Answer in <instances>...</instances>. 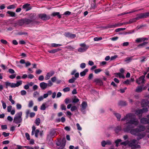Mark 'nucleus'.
I'll return each instance as SVG.
<instances>
[{"mask_svg": "<svg viewBox=\"0 0 149 149\" xmlns=\"http://www.w3.org/2000/svg\"><path fill=\"white\" fill-rule=\"evenodd\" d=\"M116 77L118 76L120 78H124L125 77L124 75L123 74L120 73H116Z\"/></svg>", "mask_w": 149, "mask_h": 149, "instance_id": "a211bd4d", "label": "nucleus"}, {"mask_svg": "<svg viewBox=\"0 0 149 149\" xmlns=\"http://www.w3.org/2000/svg\"><path fill=\"white\" fill-rule=\"evenodd\" d=\"M88 69H86L80 72V75L82 77L85 76L86 73L88 72Z\"/></svg>", "mask_w": 149, "mask_h": 149, "instance_id": "dca6fc26", "label": "nucleus"}, {"mask_svg": "<svg viewBox=\"0 0 149 149\" xmlns=\"http://www.w3.org/2000/svg\"><path fill=\"white\" fill-rule=\"evenodd\" d=\"M65 103L67 104L71 102L70 100L68 98H66L65 100Z\"/></svg>", "mask_w": 149, "mask_h": 149, "instance_id": "09e8293b", "label": "nucleus"}, {"mask_svg": "<svg viewBox=\"0 0 149 149\" xmlns=\"http://www.w3.org/2000/svg\"><path fill=\"white\" fill-rule=\"evenodd\" d=\"M132 60V58L131 57H127L125 59V61L127 62H129Z\"/></svg>", "mask_w": 149, "mask_h": 149, "instance_id": "49530a36", "label": "nucleus"}, {"mask_svg": "<svg viewBox=\"0 0 149 149\" xmlns=\"http://www.w3.org/2000/svg\"><path fill=\"white\" fill-rule=\"evenodd\" d=\"M25 135L26 139L28 140H30V137L29 134L28 133H26L25 134Z\"/></svg>", "mask_w": 149, "mask_h": 149, "instance_id": "79ce46f5", "label": "nucleus"}, {"mask_svg": "<svg viewBox=\"0 0 149 149\" xmlns=\"http://www.w3.org/2000/svg\"><path fill=\"white\" fill-rule=\"evenodd\" d=\"M26 91L24 90H22L21 91V94L22 95H26Z\"/></svg>", "mask_w": 149, "mask_h": 149, "instance_id": "6e6d98bb", "label": "nucleus"}, {"mask_svg": "<svg viewBox=\"0 0 149 149\" xmlns=\"http://www.w3.org/2000/svg\"><path fill=\"white\" fill-rule=\"evenodd\" d=\"M33 96L34 97H36L39 95V93L38 91H35L33 94Z\"/></svg>", "mask_w": 149, "mask_h": 149, "instance_id": "c85d7f7f", "label": "nucleus"}, {"mask_svg": "<svg viewBox=\"0 0 149 149\" xmlns=\"http://www.w3.org/2000/svg\"><path fill=\"white\" fill-rule=\"evenodd\" d=\"M93 81L97 83H99L100 85L102 84V81L99 79H95Z\"/></svg>", "mask_w": 149, "mask_h": 149, "instance_id": "6ab92c4d", "label": "nucleus"}, {"mask_svg": "<svg viewBox=\"0 0 149 149\" xmlns=\"http://www.w3.org/2000/svg\"><path fill=\"white\" fill-rule=\"evenodd\" d=\"M46 104L45 103H43L41 106L40 107V109L41 110H45L46 107Z\"/></svg>", "mask_w": 149, "mask_h": 149, "instance_id": "b1692460", "label": "nucleus"}, {"mask_svg": "<svg viewBox=\"0 0 149 149\" xmlns=\"http://www.w3.org/2000/svg\"><path fill=\"white\" fill-rule=\"evenodd\" d=\"M145 77V75L141 76L139 78L136 79V82L139 84H144Z\"/></svg>", "mask_w": 149, "mask_h": 149, "instance_id": "0eeeda50", "label": "nucleus"}, {"mask_svg": "<svg viewBox=\"0 0 149 149\" xmlns=\"http://www.w3.org/2000/svg\"><path fill=\"white\" fill-rule=\"evenodd\" d=\"M72 114L69 111H67L66 113V115L68 116L69 118H70Z\"/></svg>", "mask_w": 149, "mask_h": 149, "instance_id": "e2e57ef3", "label": "nucleus"}, {"mask_svg": "<svg viewBox=\"0 0 149 149\" xmlns=\"http://www.w3.org/2000/svg\"><path fill=\"white\" fill-rule=\"evenodd\" d=\"M58 121H61V122H62V123H64V122L65 121V118L64 117H62L61 118V119H58Z\"/></svg>", "mask_w": 149, "mask_h": 149, "instance_id": "864d4df0", "label": "nucleus"}, {"mask_svg": "<svg viewBox=\"0 0 149 149\" xmlns=\"http://www.w3.org/2000/svg\"><path fill=\"white\" fill-rule=\"evenodd\" d=\"M24 147L27 149H39V147L38 146H35L33 148L28 146H25Z\"/></svg>", "mask_w": 149, "mask_h": 149, "instance_id": "5701e85b", "label": "nucleus"}, {"mask_svg": "<svg viewBox=\"0 0 149 149\" xmlns=\"http://www.w3.org/2000/svg\"><path fill=\"white\" fill-rule=\"evenodd\" d=\"M9 100L11 102L12 104H14L15 103V101L13 100L12 95H10L9 96Z\"/></svg>", "mask_w": 149, "mask_h": 149, "instance_id": "412c9836", "label": "nucleus"}, {"mask_svg": "<svg viewBox=\"0 0 149 149\" xmlns=\"http://www.w3.org/2000/svg\"><path fill=\"white\" fill-rule=\"evenodd\" d=\"M77 109V107L76 106H72L70 110L72 111L76 110Z\"/></svg>", "mask_w": 149, "mask_h": 149, "instance_id": "58836bf2", "label": "nucleus"}, {"mask_svg": "<svg viewBox=\"0 0 149 149\" xmlns=\"http://www.w3.org/2000/svg\"><path fill=\"white\" fill-rule=\"evenodd\" d=\"M33 105V101H29V104H28V106L29 107H32Z\"/></svg>", "mask_w": 149, "mask_h": 149, "instance_id": "8fccbe9b", "label": "nucleus"}, {"mask_svg": "<svg viewBox=\"0 0 149 149\" xmlns=\"http://www.w3.org/2000/svg\"><path fill=\"white\" fill-rule=\"evenodd\" d=\"M52 15L53 16H57L59 18H60L61 17V15H60L59 12H54L52 13Z\"/></svg>", "mask_w": 149, "mask_h": 149, "instance_id": "aec40b11", "label": "nucleus"}, {"mask_svg": "<svg viewBox=\"0 0 149 149\" xmlns=\"http://www.w3.org/2000/svg\"><path fill=\"white\" fill-rule=\"evenodd\" d=\"M148 102L145 100H143L141 102V105L142 107L146 106L148 105Z\"/></svg>", "mask_w": 149, "mask_h": 149, "instance_id": "f3484780", "label": "nucleus"}, {"mask_svg": "<svg viewBox=\"0 0 149 149\" xmlns=\"http://www.w3.org/2000/svg\"><path fill=\"white\" fill-rule=\"evenodd\" d=\"M135 11H136V10H134V11H130L129 12H126L122 13L121 14H120V15H124L125 14H130V13H134V12H135Z\"/></svg>", "mask_w": 149, "mask_h": 149, "instance_id": "4c0bfd02", "label": "nucleus"}, {"mask_svg": "<svg viewBox=\"0 0 149 149\" xmlns=\"http://www.w3.org/2000/svg\"><path fill=\"white\" fill-rule=\"evenodd\" d=\"M22 83V81L21 80H19L17 81L16 83H11L8 82H5L6 88H7L8 86H10L11 88H15L18 87L21 85Z\"/></svg>", "mask_w": 149, "mask_h": 149, "instance_id": "7ed1b4c3", "label": "nucleus"}, {"mask_svg": "<svg viewBox=\"0 0 149 149\" xmlns=\"http://www.w3.org/2000/svg\"><path fill=\"white\" fill-rule=\"evenodd\" d=\"M22 112L20 111L17 113L15 115L13 122L16 123H21L22 120Z\"/></svg>", "mask_w": 149, "mask_h": 149, "instance_id": "20e7f679", "label": "nucleus"}, {"mask_svg": "<svg viewBox=\"0 0 149 149\" xmlns=\"http://www.w3.org/2000/svg\"><path fill=\"white\" fill-rule=\"evenodd\" d=\"M114 114L116 116L117 119L118 120H120L121 118V115L118 113H114Z\"/></svg>", "mask_w": 149, "mask_h": 149, "instance_id": "a878e982", "label": "nucleus"}, {"mask_svg": "<svg viewBox=\"0 0 149 149\" xmlns=\"http://www.w3.org/2000/svg\"><path fill=\"white\" fill-rule=\"evenodd\" d=\"M143 90V87L141 86H138L136 89V91L138 92H141Z\"/></svg>", "mask_w": 149, "mask_h": 149, "instance_id": "4be33fe9", "label": "nucleus"}, {"mask_svg": "<svg viewBox=\"0 0 149 149\" xmlns=\"http://www.w3.org/2000/svg\"><path fill=\"white\" fill-rule=\"evenodd\" d=\"M61 45L60 44H56V43H52L51 44V46L52 47H56L60 46Z\"/></svg>", "mask_w": 149, "mask_h": 149, "instance_id": "cd10ccee", "label": "nucleus"}, {"mask_svg": "<svg viewBox=\"0 0 149 149\" xmlns=\"http://www.w3.org/2000/svg\"><path fill=\"white\" fill-rule=\"evenodd\" d=\"M1 43L4 44H7L8 43L7 42L6 40L3 39H1Z\"/></svg>", "mask_w": 149, "mask_h": 149, "instance_id": "774afa93", "label": "nucleus"}, {"mask_svg": "<svg viewBox=\"0 0 149 149\" xmlns=\"http://www.w3.org/2000/svg\"><path fill=\"white\" fill-rule=\"evenodd\" d=\"M61 107L62 110H66V106L64 104H61Z\"/></svg>", "mask_w": 149, "mask_h": 149, "instance_id": "5fc2aeb1", "label": "nucleus"}, {"mask_svg": "<svg viewBox=\"0 0 149 149\" xmlns=\"http://www.w3.org/2000/svg\"><path fill=\"white\" fill-rule=\"evenodd\" d=\"M148 111V109L146 108H144L142 109H138L136 110L135 112V114L139 115L143 113L146 112Z\"/></svg>", "mask_w": 149, "mask_h": 149, "instance_id": "1a4fd4ad", "label": "nucleus"}, {"mask_svg": "<svg viewBox=\"0 0 149 149\" xmlns=\"http://www.w3.org/2000/svg\"><path fill=\"white\" fill-rule=\"evenodd\" d=\"M76 126L78 130H82V128L79 123H77Z\"/></svg>", "mask_w": 149, "mask_h": 149, "instance_id": "a18cd8bd", "label": "nucleus"}, {"mask_svg": "<svg viewBox=\"0 0 149 149\" xmlns=\"http://www.w3.org/2000/svg\"><path fill=\"white\" fill-rule=\"evenodd\" d=\"M16 63L17 64V67H19V68H20L21 69L23 68V66L22 65H20L19 62L18 61H17Z\"/></svg>", "mask_w": 149, "mask_h": 149, "instance_id": "69168bd1", "label": "nucleus"}, {"mask_svg": "<svg viewBox=\"0 0 149 149\" xmlns=\"http://www.w3.org/2000/svg\"><path fill=\"white\" fill-rule=\"evenodd\" d=\"M30 4L28 3H26V4H24L23 6V8H27L29 6Z\"/></svg>", "mask_w": 149, "mask_h": 149, "instance_id": "3c124183", "label": "nucleus"}, {"mask_svg": "<svg viewBox=\"0 0 149 149\" xmlns=\"http://www.w3.org/2000/svg\"><path fill=\"white\" fill-rule=\"evenodd\" d=\"M101 144L102 145V146L103 147H104L105 146V145H107L106 143V141H102L101 143Z\"/></svg>", "mask_w": 149, "mask_h": 149, "instance_id": "13d9d810", "label": "nucleus"}, {"mask_svg": "<svg viewBox=\"0 0 149 149\" xmlns=\"http://www.w3.org/2000/svg\"><path fill=\"white\" fill-rule=\"evenodd\" d=\"M122 140L120 139H118L116 140L115 141V143L116 144V146L118 147L119 146V144L121 142Z\"/></svg>", "mask_w": 149, "mask_h": 149, "instance_id": "393cba45", "label": "nucleus"}, {"mask_svg": "<svg viewBox=\"0 0 149 149\" xmlns=\"http://www.w3.org/2000/svg\"><path fill=\"white\" fill-rule=\"evenodd\" d=\"M102 39V37L97 38L95 37L94 38V40L95 41H98L99 40H101Z\"/></svg>", "mask_w": 149, "mask_h": 149, "instance_id": "c03bdc74", "label": "nucleus"}, {"mask_svg": "<svg viewBox=\"0 0 149 149\" xmlns=\"http://www.w3.org/2000/svg\"><path fill=\"white\" fill-rule=\"evenodd\" d=\"M1 102L2 103L3 108L4 109H5L7 107L6 103L3 100L1 101Z\"/></svg>", "mask_w": 149, "mask_h": 149, "instance_id": "72a5a7b5", "label": "nucleus"}, {"mask_svg": "<svg viewBox=\"0 0 149 149\" xmlns=\"http://www.w3.org/2000/svg\"><path fill=\"white\" fill-rule=\"evenodd\" d=\"M121 120H125L126 122L123 129L124 131L127 132L130 131L132 134L137 136L138 140L142 138L146 135L145 132H140L145 130V127L143 126H140L139 129L137 128L132 129L134 127V125L136 126L139 123L138 120L134 118L133 115L131 113L128 114L122 118Z\"/></svg>", "mask_w": 149, "mask_h": 149, "instance_id": "f257e3e1", "label": "nucleus"}, {"mask_svg": "<svg viewBox=\"0 0 149 149\" xmlns=\"http://www.w3.org/2000/svg\"><path fill=\"white\" fill-rule=\"evenodd\" d=\"M55 134V132L54 131H53L50 132V136L51 137L54 136Z\"/></svg>", "mask_w": 149, "mask_h": 149, "instance_id": "680f3d73", "label": "nucleus"}, {"mask_svg": "<svg viewBox=\"0 0 149 149\" xmlns=\"http://www.w3.org/2000/svg\"><path fill=\"white\" fill-rule=\"evenodd\" d=\"M86 66V64L84 63H82L80 64V68L81 69H84Z\"/></svg>", "mask_w": 149, "mask_h": 149, "instance_id": "e433bc0d", "label": "nucleus"}, {"mask_svg": "<svg viewBox=\"0 0 149 149\" xmlns=\"http://www.w3.org/2000/svg\"><path fill=\"white\" fill-rule=\"evenodd\" d=\"M76 80V78H75L74 77H72V78L70 79L68 81L69 83H74Z\"/></svg>", "mask_w": 149, "mask_h": 149, "instance_id": "c756f323", "label": "nucleus"}, {"mask_svg": "<svg viewBox=\"0 0 149 149\" xmlns=\"http://www.w3.org/2000/svg\"><path fill=\"white\" fill-rule=\"evenodd\" d=\"M44 98L42 96H40L38 98V100L39 102L43 100Z\"/></svg>", "mask_w": 149, "mask_h": 149, "instance_id": "4d7b16f0", "label": "nucleus"}, {"mask_svg": "<svg viewBox=\"0 0 149 149\" xmlns=\"http://www.w3.org/2000/svg\"><path fill=\"white\" fill-rule=\"evenodd\" d=\"M44 79V77L43 75H40L38 77V80L40 81H43Z\"/></svg>", "mask_w": 149, "mask_h": 149, "instance_id": "bf43d9fd", "label": "nucleus"}, {"mask_svg": "<svg viewBox=\"0 0 149 149\" xmlns=\"http://www.w3.org/2000/svg\"><path fill=\"white\" fill-rule=\"evenodd\" d=\"M40 120L39 118H38L36 119L35 121V123L37 125H39L40 123Z\"/></svg>", "mask_w": 149, "mask_h": 149, "instance_id": "bb28decb", "label": "nucleus"}, {"mask_svg": "<svg viewBox=\"0 0 149 149\" xmlns=\"http://www.w3.org/2000/svg\"><path fill=\"white\" fill-rule=\"evenodd\" d=\"M70 89L69 87H66L64 88L63 89V91L64 92H67L69 91H70Z\"/></svg>", "mask_w": 149, "mask_h": 149, "instance_id": "de8ad7c7", "label": "nucleus"}, {"mask_svg": "<svg viewBox=\"0 0 149 149\" xmlns=\"http://www.w3.org/2000/svg\"><path fill=\"white\" fill-rule=\"evenodd\" d=\"M58 49H54L48 51V52L49 53H54L55 52H57L58 51Z\"/></svg>", "mask_w": 149, "mask_h": 149, "instance_id": "c9c22d12", "label": "nucleus"}, {"mask_svg": "<svg viewBox=\"0 0 149 149\" xmlns=\"http://www.w3.org/2000/svg\"><path fill=\"white\" fill-rule=\"evenodd\" d=\"M12 107L11 106L9 105L7 107V111L10 112L11 111L12 109Z\"/></svg>", "mask_w": 149, "mask_h": 149, "instance_id": "603ef678", "label": "nucleus"}, {"mask_svg": "<svg viewBox=\"0 0 149 149\" xmlns=\"http://www.w3.org/2000/svg\"><path fill=\"white\" fill-rule=\"evenodd\" d=\"M136 143H138L137 141L136 140L133 139L130 142L127 141L123 142L121 143V144L124 146L128 145L129 146L131 147L133 149L140 148V146L139 145L136 144Z\"/></svg>", "mask_w": 149, "mask_h": 149, "instance_id": "f03ea898", "label": "nucleus"}, {"mask_svg": "<svg viewBox=\"0 0 149 149\" xmlns=\"http://www.w3.org/2000/svg\"><path fill=\"white\" fill-rule=\"evenodd\" d=\"M144 38H137L135 40L136 42H142L143 40H144Z\"/></svg>", "mask_w": 149, "mask_h": 149, "instance_id": "473e14b6", "label": "nucleus"}, {"mask_svg": "<svg viewBox=\"0 0 149 149\" xmlns=\"http://www.w3.org/2000/svg\"><path fill=\"white\" fill-rule=\"evenodd\" d=\"M16 108L17 109H20L22 108V105L21 104L17 103L16 104Z\"/></svg>", "mask_w": 149, "mask_h": 149, "instance_id": "a19ab883", "label": "nucleus"}, {"mask_svg": "<svg viewBox=\"0 0 149 149\" xmlns=\"http://www.w3.org/2000/svg\"><path fill=\"white\" fill-rule=\"evenodd\" d=\"M40 17L43 20H47L49 19L50 17L48 15H47L45 14H42L39 15Z\"/></svg>", "mask_w": 149, "mask_h": 149, "instance_id": "f8f14e48", "label": "nucleus"}, {"mask_svg": "<svg viewBox=\"0 0 149 149\" xmlns=\"http://www.w3.org/2000/svg\"><path fill=\"white\" fill-rule=\"evenodd\" d=\"M79 45L81 46V47L79 48L78 49V51L79 52H84L86 51L88 48V47L84 43L80 44Z\"/></svg>", "mask_w": 149, "mask_h": 149, "instance_id": "423d86ee", "label": "nucleus"}, {"mask_svg": "<svg viewBox=\"0 0 149 149\" xmlns=\"http://www.w3.org/2000/svg\"><path fill=\"white\" fill-rule=\"evenodd\" d=\"M34 77V76L32 74H30L28 75V77L30 79H33Z\"/></svg>", "mask_w": 149, "mask_h": 149, "instance_id": "0e129e2a", "label": "nucleus"}, {"mask_svg": "<svg viewBox=\"0 0 149 149\" xmlns=\"http://www.w3.org/2000/svg\"><path fill=\"white\" fill-rule=\"evenodd\" d=\"M7 13L8 14H9L10 15V16L11 17H14L15 16V13L14 12L10 11H8Z\"/></svg>", "mask_w": 149, "mask_h": 149, "instance_id": "7c9ffc66", "label": "nucleus"}, {"mask_svg": "<svg viewBox=\"0 0 149 149\" xmlns=\"http://www.w3.org/2000/svg\"><path fill=\"white\" fill-rule=\"evenodd\" d=\"M31 21L28 19H22L18 21L17 24L19 26H22L28 24Z\"/></svg>", "mask_w": 149, "mask_h": 149, "instance_id": "39448f33", "label": "nucleus"}, {"mask_svg": "<svg viewBox=\"0 0 149 149\" xmlns=\"http://www.w3.org/2000/svg\"><path fill=\"white\" fill-rule=\"evenodd\" d=\"M36 129V128L35 126H32L31 135H33L35 134V136L36 137H38V134L39 133L40 131L38 129L35 130Z\"/></svg>", "mask_w": 149, "mask_h": 149, "instance_id": "6e6552de", "label": "nucleus"}, {"mask_svg": "<svg viewBox=\"0 0 149 149\" xmlns=\"http://www.w3.org/2000/svg\"><path fill=\"white\" fill-rule=\"evenodd\" d=\"M65 145L62 143L61 144V145L58 148V149H63L64 147H65Z\"/></svg>", "mask_w": 149, "mask_h": 149, "instance_id": "338daca9", "label": "nucleus"}, {"mask_svg": "<svg viewBox=\"0 0 149 149\" xmlns=\"http://www.w3.org/2000/svg\"><path fill=\"white\" fill-rule=\"evenodd\" d=\"M79 101V99L77 98L76 97H75L74 98V99H73V101L72 102L74 103H76L78 102Z\"/></svg>", "mask_w": 149, "mask_h": 149, "instance_id": "37998d69", "label": "nucleus"}, {"mask_svg": "<svg viewBox=\"0 0 149 149\" xmlns=\"http://www.w3.org/2000/svg\"><path fill=\"white\" fill-rule=\"evenodd\" d=\"M42 71L40 69H38L36 71V74H39L41 73Z\"/></svg>", "mask_w": 149, "mask_h": 149, "instance_id": "052dcab7", "label": "nucleus"}, {"mask_svg": "<svg viewBox=\"0 0 149 149\" xmlns=\"http://www.w3.org/2000/svg\"><path fill=\"white\" fill-rule=\"evenodd\" d=\"M48 84L45 82H42L40 84V86L42 90H45L47 88Z\"/></svg>", "mask_w": 149, "mask_h": 149, "instance_id": "9d476101", "label": "nucleus"}, {"mask_svg": "<svg viewBox=\"0 0 149 149\" xmlns=\"http://www.w3.org/2000/svg\"><path fill=\"white\" fill-rule=\"evenodd\" d=\"M118 57V56L116 55H115L113 56H112L110 58L111 61H113L115 60L116 58H117Z\"/></svg>", "mask_w": 149, "mask_h": 149, "instance_id": "ea45409f", "label": "nucleus"}, {"mask_svg": "<svg viewBox=\"0 0 149 149\" xmlns=\"http://www.w3.org/2000/svg\"><path fill=\"white\" fill-rule=\"evenodd\" d=\"M102 71V70L100 69H95L94 70L95 73L96 74H98Z\"/></svg>", "mask_w": 149, "mask_h": 149, "instance_id": "f704fd0d", "label": "nucleus"}, {"mask_svg": "<svg viewBox=\"0 0 149 149\" xmlns=\"http://www.w3.org/2000/svg\"><path fill=\"white\" fill-rule=\"evenodd\" d=\"M81 110L82 112H84L87 107V103L85 102H83L81 104Z\"/></svg>", "mask_w": 149, "mask_h": 149, "instance_id": "ddd939ff", "label": "nucleus"}, {"mask_svg": "<svg viewBox=\"0 0 149 149\" xmlns=\"http://www.w3.org/2000/svg\"><path fill=\"white\" fill-rule=\"evenodd\" d=\"M54 74V71H52L47 73L45 77V79L47 80L50 79V77L52 76Z\"/></svg>", "mask_w": 149, "mask_h": 149, "instance_id": "9b49d317", "label": "nucleus"}, {"mask_svg": "<svg viewBox=\"0 0 149 149\" xmlns=\"http://www.w3.org/2000/svg\"><path fill=\"white\" fill-rule=\"evenodd\" d=\"M119 105L120 106H124L126 104V103L123 101H121L118 103Z\"/></svg>", "mask_w": 149, "mask_h": 149, "instance_id": "2f4dec72", "label": "nucleus"}, {"mask_svg": "<svg viewBox=\"0 0 149 149\" xmlns=\"http://www.w3.org/2000/svg\"><path fill=\"white\" fill-rule=\"evenodd\" d=\"M65 35L66 37L70 38H74L76 37V35L75 34L70 33H65Z\"/></svg>", "mask_w": 149, "mask_h": 149, "instance_id": "4468645a", "label": "nucleus"}, {"mask_svg": "<svg viewBox=\"0 0 149 149\" xmlns=\"http://www.w3.org/2000/svg\"><path fill=\"white\" fill-rule=\"evenodd\" d=\"M148 16H149V12L141 14H140V17L144 18Z\"/></svg>", "mask_w": 149, "mask_h": 149, "instance_id": "2eb2a0df", "label": "nucleus"}]
</instances>
